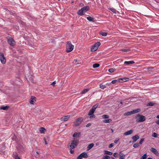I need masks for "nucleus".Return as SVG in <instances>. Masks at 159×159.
Wrapping results in <instances>:
<instances>
[{"mask_svg": "<svg viewBox=\"0 0 159 159\" xmlns=\"http://www.w3.org/2000/svg\"><path fill=\"white\" fill-rule=\"evenodd\" d=\"M111 158L112 159H115L113 157H111Z\"/></svg>", "mask_w": 159, "mask_h": 159, "instance_id": "obj_61", "label": "nucleus"}, {"mask_svg": "<svg viewBox=\"0 0 159 159\" xmlns=\"http://www.w3.org/2000/svg\"><path fill=\"white\" fill-rule=\"evenodd\" d=\"M111 132L112 133H113V132H114V130H113V129H111Z\"/></svg>", "mask_w": 159, "mask_h": 159, "instance_id": "obj_57", "label": "nucleus"}, {"mask_svg": "<svg viewBox=\"0 0 159 159\" xmlns=\"http://www.w3.org/2000/svg\"><path fill=\"white\" fill-rule=\"evenodd\" d=\"M89 89H84L81 92V94H85L89 91Z\"/></svg>", "mask_w": 159, "mask_h": 159, "instance_id": "obj_24", "label": "nucleus"}, {"mask_svg": "<svg viewBox=\"0 0 159 159\" xmlns=\"http://www.w3.org/2000/svg\"><path fill=\"white\" fill-rule=\"evenodd\" d=\"M150 151L151 152H153L157 156H158L159 153L157 150L154 148H152L150 149Z\"/></svg>", "mask_w": 159, "mask_h": 159, "instance_id": "obj_9", "label": "nucleus"}, {"mask_svg": "<svg viewBox=\"0 0 159 159\" xmlns=\"http://www.w3.org/2000/svg\"><path fill=\"white\" fill-rule=\"evenodd\" d=\"M136 121L137 122H141L144 121L146 118L144 116L138 114L135 116Z\"/></svg>", "mask_w": 159, "mask_h": 159, "instance_id": "obj_2", "label": "nucleus"}, {"mask_svg": "<svg viewBox=\"0 0 159 159\" xmlns=\"http://www.w3.org/2000/svg\"><path fill=\"white\" fill-rule=\"evenodd\" d=\"M129 79L128 78H123L119 79V82H123L128 81L129 80Z\"/></svg>", "mask_w": 159, "mask_h": 159, "instance_id": "obj_12", "label": "nucleus"}, {"mask_svg": "<svg viewBox=\"0 0 159 159\" xmlns=\"http://www.w3.org/2000/svg\"><path fill=\"white\" fill-rule=\"evenodd\" d=\"M109 9L112 12H114L115 13H116V10L115 9L113 8H110Z\"/></svg>", "mask_w": 159, "mask_h": 159, "instance_id": "obj_43", "label": "nucleus"}, {"mask_svg": "<svg viewBox=\"0 0 159 159\" xmlns=\"http://www.w3.org/2000/svg\"><path fill=\"white\" fill-rule=\"evenodd\" d=\"M152 136L154 138H157V133L154 132L152 134Z\"/></svg>", "mask_w": 159, "mask_h": 159, "instance_id": "obj_42", "label": "nucleus"}, {"mask_svg": "<svg viewBox=\"0 0 159 159\" xmlns=\"http://www.w3.org/2000/svg\"><path fill=\"white\" fill-rule=\"evenodd\" d=\"M139 138V137L138 135H136L132 137V139L133 140V143H134Z\"/></svg>", "mask_w": 159, "mask_h": 159, "instance_id": "obj_8", "label": "nucleus"}, {"mask_svg": "<svg viewBox=\"0 0 159 159\" xmlns=\"http://www.w3.org/2000/svg\"><path fill=\"white\" fill-rule=\"evenodd\" d=\"M132 114V111H131L126 112L124 114V115L125 116H129Z\"/></svg>", "mask_w": 159, "mask_h": 159, "instance_id": "obj_31", "label": "nucleus"}, {"mask_svg": "<svg viewBox=\"0 0 159 159\" xmlns=\"http://www.w3.org/2000/svg\"><path fill=\"white\" fill-rule=\"evenodd\" d=\"M148 106H152L154 105V103L152 102H149L148 103Z\"/></svg>", "mask_w": 159, "mask_h": 159, "instance_id": "obj_44", "label": "nucleus"}, {"mask_svg": "<svg viewBox=\"0 0 159 159\" xmlns=\"http://www.w3.org/2000/svg\"><path fill=\"white\" fill-rule=\"evenodd\" d=\"M74 46L73 45L70 41L67 42V44L66 46V52H71L73 49Z\"/></svg>", "mask_w": 159, "mask_h": 159, "instance_id": "obj_3", "label": "nucleus"}, {"mask_svg": "<svg viewBox=\"0 0 159 159\" xmlns=\"http://www.w3.org/2000/svg\"><path fill=\"white\" fill-rule=\"evenodd\" d=\"M7 39L8 43L11 46L13 47L15 44V41L14 39L11 37H7Z\"/></svg>", "mask_w": 159, "mask_h": 159, "instance_id": "obj_4", "label": "nucleus"}, {"mask_svg": "<svg viewBox=\"0 0 159 159\" xmlns=\"http://www.w3.org/2000/svg\"><path fill=\"white\" fill-rule=\"evenodd\" d=\"M114 146V144L113 143H111V144H110L109 146V148H111L113 147Z\"/></svg>", "mask_w": 159, "mask_h": 159, "instance_id": "obj_49", "label": "nucleus"}, {"mask_svg": "<svg viewBox=\"0 0 159 159\" xmlns=\"http://www.w3.org/2000/svg\"><path fill=\"white\" fill-rule=\"evenodd\" d=\"M74 61L75 62V65H77V64H79L80 63L79 62L80 61V60H78L77 59H75L74 60Z\"/></svg>", "mask_w": 159, "mask_h": 159, "instance_id": "obj_40", "label": "nucleus"}, {"mask_svg": "<svg viewBox=\"0 0 159 159\" xmlns=\"http://www.w3.org/2000/svg\"><path fill=\"white\" fill-rule=\"evenodd\" d=\"M83 158L80 154L77 157V159H82Z\"/></svg>", "mask_w": 159, "mask_h": 159, "instance_id": "obj_48", "label": "nucleus"}, {"mask_svg": "<svg viewBox=\"0 0 159 159\" xmlns=\"http://www.w3.org/2000/svg\"><path fill=\"white\" fill-rule=\"evenodd\" d=\"M120 103L121 104H124L123 102L122 101L120 102Z\"/></svg>", "mask_w": 159, "mask_h": 159, "instance_id": "obj_59", "label": "nucleus"}, {"mask_svg": "<svg viewBox=\"0 0 159 159\" xmlns=\"http://www.w3.org/2000/svg\"><path fill=\"white\" fill-rule=\"evenodd\" d=\"M80 134V133H75L73 135V137H76L77 136L79 137Z\"/></svg>", "mask_w": 159, "mask_h": 159, "instance_id": "obj_27", "label": "nucleus"}, {"mask_svg": "<svg viewBox=\"0 0 159 159\" xmlns=\"http://www.w3.org/2000/svg\"><path fill=\"white\" fill-rule=\"evenodd\" d=\"M106 86L105 84H101L100 85V88L101 89H103L104 88H106Z\"/></svg>", "mask_w": 159, "mask_h": 159, "instance_id": "obj_35", "label": "nucleus"}, {"mask_svg": "<svg viewBox=\"0 0 159 159\" xmlns=\"http://www.w3.org/2000/svg\"><path fill=\"white\" fill-rule=\"evenodd\" d=\"M119 139H116L114 140V143H117Z\"/></svg>", "mask_w": 159, "mask_h": 159, "instance_id": "obj_52", "label": "nucleus"}, {"mask_svg": "<svg viewBox=\"0 0 159 159\" xmlns=\"http://www.w3.org/2000/svg\"><path fill=\"white\" fill-rule=\"evenodd\" d=\"M38 154V152H36Z\"/></svg>", "mask_w": 159, "mask_h": 159, "instance_id": "obj_62", "label": "nucleus"}, {"mask_svg": "<svg viewBox=\"0 0 159 159\" xmlns=\"http://www.w3.org/2000/svg\"><path fill=\"white\" fill-rule=\"evenodd\" d=\"M104 154H105L108 155H111L112 154V153L111 152H109L105 150L104 151Z\"/></svg>", "mask_w": 159, "mask_h": 159, "instance_id": "obj_29", "label": "nucleus"}, {"mask_svg": "<svg viewBox=\"0 0 159 159\" xmlns=\"http://www.w3.org/2000/svg\"><path fill=\"white\" fill-rule=\"evenodd\" d=\"M118 155H119L116 152L114 153V157H118Z\"/></svg>", "mask_w": 159, "mask_h": 159, "instance_id": "obj_46", "label": "nucleus"}, {"mask_svg": "<svg viewBox=\"0 0 159 159\" xmlns=\"http://www.w3.org/2000/svg\"><path fill=\"white\" fill-rule=\"evenodd\" d=\"M36 98L32 96L30 100V103L32 104H34V101H35Z\"/></svg>", "mask_w": 159, "mask_h": 159, "instance_id": "obj_15", "label": "nucleus"}, {"mask_svg": "<svg viewBox=\"0 0 159 159\" xmlns=\"http://www.w3.org/2000/svg\"><path fill=\"white\" fill-rule=\"evenodd\" d=\"M0 60L1 63L3 64H5L6 62V60L4 57V54L2 53H0Z\"/></svg>", "mask_w": 159, "mask_h": 159, "instance_id": "obj_7", "label": "nucleus"}, {"mask_svg": "<svg viewBox=\"0 0 159 159\" xmlns=\"http://www.w3.org/2000/svg\"><path fill=\"white\" fill-rule=\"evenodd\" d=\"M156 118L157 119H159V115H157V116Z\"/></svg>", "mask_w": 159, "mask_h": 159, "instance_id": "obj_58", "label": "nucleus"}, {"mask_svg": "<svg viewBox=\"0 0 159 159\" xmlns=\"http://www.w3.org/2000/svg\"><path fill=\"white\" fill-rule=\"evenodd\" d=\"M89 6H86L82 8V9L84 13L88 11L89 10Z\"/></svg>", "mask_w": 159, "mask_h": 159, "instance_id": "obj_16", "label": "nucleus"}, {"mask_svg": "<svg viewBox=\"0 0 159 159\" xmlns=\"http://www.w3.org/2000/svg\"><path fill=\"white\" fill-rule=\"evenodd\" d=\"M56 84V81H54L52 84L51 85L53 86L55 85V84Z\"/></svg>", "mask_w": 159, "mask_h": 159, "instance_id": "obj_53", "label": "nucleus"}, {"mask_svg": "<svg viewBox=\"0 0 159 159\" xmlns=\"http://www.w3.org/2000/svg\"><path fill=\"white\" fill-rule=\"evenodd\" d=\"M156 123L159 125V120H158L157 121H156Z\"/></svg>", "mask_w": 159, "mask_h": 159, "instance_id": "obj_55", "label": "nucleus"}, {"mask_svg": "<svg viewBox=\"0 0 159 159\" xmlns=\"http://www.w3.org/2000/svg\"><path fill=\"white\" fill-rule=\"evenodd\" d=\"M139 146V143H135L133 145V147L134 148H136Z\"/></svg>", "mask_w": 159, "mask_h": 159, "instance_id": "obj_39", "label": "nucleus"}, {"mask_svg": "<svg viewBox=\"0 0 159 159\" xmlns=\"http://www.w3.org/2000/svg\"><path fill=\"white\" fill-rule=\"evenodd\" d=\"M153 69V67H148V68H147V70H148V71H150L151 70H152Z\"/></svg>", "mask_w": 159, "mask_h": 159, "instance_id": "obj_45", "label": "nucleus"}, {"mask_svg": "<svg viewBox=\"0 0 159 159\" xmlns=\"http://www.w3.org/2000/svg\"><path fill=\"white\" fill-rule=\"evenodd\" d=\"M91 125V124L90 123H88L86 125V127H89Z\"/></svg>", "mask_w": 159, "mask_h": 159, "instance_id": "obj_54", "label": "nucleus"}, {"mask_svg": "<svg viewBox=\"0 0 159 159\" xmlns=\"http://www.w3.org/2000/svg\"><path fill=\"white\" fill-rule=\"evenodd\" d=\"M110 157L108 155H105L102 157V159H110Z\"/></svg>", "mask_w": 159, "mask_h": 159, "instance_id": "obj_38", "label": "nucleus"}, {"mask_svg": "<svg viewBox=\"0 0 159 159\" xmlns=\"http://www.w3.org/2000/svg\"><path fill=\"white\" fill-rule=\"evenodd\" d=\"M140 111H141V110L140 109H137L133 110L131 111H132V114H135V113H138V112H140Z\"/></svg>", "mask_w": 159, "mask_h": 159, "instance_id": "obj_19", "label": "nucleus"}, {"mask_svg": "<svg viewBox=\"0 0 159 159\" xmlns=\"http://www.w3.org/2000/svg\"><path fill=\"white\" fill-rule=\"evenodd\" d=\"M77 13L79 15L81 16L84 15V12L82 8L78 11Z\"/></svg>", "mask_w": 159, "mask_h": 159, "instance_id": "obj_22", "label": "nucleus"}, {"mask_svg": "<svg viewBox=\"0 0 159 159\" xmlns=\"http://www.w3.org/2000/svg\"><path fill=\"white\" fill-rule=\"evenodd\" d=\"M70 115H67L65 116H64L61 117V120L63 121H66L68 120L70 118Z\"/></svg>", "mask_w": 159, "mask_h": 159, "instance_id": "obj_10", "label": "nucleus"}, {"mask_svg": "<svg viewBox=\"0 0 159 159\" xmlns=\"http://www.w3.org/2000/svg\"><path fill=\"white\" fill-rule=\"evenodd\" d=\"M147 155L146 154H144L141 157L140 159H147Z\"/></svg>", "mask_w": 159, "mask_h": 159, "instance_id": "obj_36", "label": "nucleus"}, {"mask_svg": "<svg viewBox=\"0 0 159 159\" xmlns=\"http://www.w3.org/2000/svg\"><path fill=\"white\" fill-rule=\"evenodd\" d=\"M100 45L101 43L99 42H98L95 43L92 46L91 48V51L92 52H95L98 49V47Z\"/></svg>", "mask_w": 159, "mask_h": 159, "instance_id": "obj_5", "label": "nucleus"}, {"mask_svg": "<svg viewBox=\"0 0 159 159\" xmlns=\"http://www.w3.org/2000/svg\"><path fill=\"white\" fill-rule=\"evenodd\" d=\"M15 159H20V157L17 156H15Z\"/></svg>", "mask_w": 159, "mask_h": 159, "instance_id": "obj_51", "label": "nucleus"}, {"mask_svg": "<svg viewBox=\"0 0 159 159\" xmlns=\"http://www.w3.org/2000/svg\"><path fill=\"white\" fill-rule=\"evenodd\" d=\"M148 159H152L151 157H148Z\"/></svg>", "mask_w": 159, "mask_h": 159, "instance_id": "obj_60", "label": "nucleus"}, {"mask_svg": "<svg viewBox=\"0 0 159 159\" xmlns=\"http://www.w3.org/2000/svg\"><path fill=\"white\" fill-rule=\"evenodd\" d=\"M95 111L93 110V109H91L89 111V113H88V115L89 116H91V115H92V114H93V113H94Z\"/></svg>", "mask_w": 159, "mask_h": 159, "instance_id": "obj_25", "label": "nucleus"}, {"mask_svg": "<svg viewBox=\"0 0 159 159\" xmlns=\"http://www.w3.org/2000/svg\"><path fill=\"white\" fill-rule=\"evenodd\" d=\"M83 158H87L88 157V156L87 153L83 152L80 154Z\"/></svg>", "mask_w": 159, "mask_h": 159, "instance_id": "obj_14", "label": "nucleus"}, {"mask_svg": "<svg viewBox=\"0 0 159 159\" xmlns=\"http://www.w3.org/2000/svg\"><path fill=\"white\" fill-rule=\"evenodd\" d=\"M83 120L82 117H79L74 122L75 126H76L81 124Z\"/></svg>", "mask_w": 159, "mask_h": 159, "instance_id": "obj_6", "label": "nucleus"}, {"mask_svg": "<svg viewBox=\"0 0 159 159\" xmlns=\"http://www.w3.org/2000/svg\"><path fill=\"white\" fill-rule=\"evenodd\" d=\"M120 155V159H124L125 157V155L122 152H120L119 153Z\"/></svg>", "mask_w": 159, "mask_h": 159, "instance_id": "obj_20", "label": "nucleus"}, {"mask_svg": "<svg viewBox=\"0 0 159 159\" xmlns=\"http://www.w3.org/2000/svg\"><path fill=\"white\" fill-rule=\"evenodd\" d=\"M78 143V141L74 139L71 141V143L69 147V149L70 150V153H74V149L77 147Z\"/></svg>", "mask_w": 159, "mask_h": 159, "instance_id": "obj_1", "label": "nucleus"}, {"mask_svg": "<svg viewBox=\"0 0 159 159\" xmlns=\"http://www.w3.org/2000/svg\"><path fill=\"white\" fill-rule=\"evenodd\" d=\"M100 66V65L98 63H95L93 64V68H97L99 67Z\"/></svg>", "mask_w": 159, "mask_h": 159, "instance_id": "obj_30", "label": "nucleus"}, {"mask_svg": "<svg viewBox=\"0 0 159 159\" xmlns=\"http://www.w3.org/2000/svg\"><path fill=\"white\" fill-rule=\"evenodd\" d=\"M102 118L103 119H108L109 118V116L108 115H103L102 116Z\"/></svg>", "mask_w": 159, "mask_h": 159, "instance_id": "obj_37", "label": "nucleus"}, {"mask_svg": "<svg viewBox=\"0 0 159 159\" xmlns=\"http://www.w3.org/2000/svg\"><path fill=\"white\" fill-rule=\"evenodd\" d=\"M130 49L129 48H124L120 49V50L124 52H127L130 51Z\"/></svg>", "mask_w": 159, "mask_h": 159, "instance_id": "obj_26", "label": "nucleus"}, {"mask_svg": "<svg viewBox=\"0 0 159 159\" xmlns=\"http://www.w3.org/2000/svg\"><path fill=\"white\" fill-rule=\"evenodd\" d=\"M98 105L97 104H96L95 105H94L92 109H93V110H94L95 111L96 108L98 106Z\"/></svg>", "mask_w": 159, "mask_h": 159, "instance_id": "obj_34", "label": "nucleus"}, {"mask_svg": "<svg viewBox=\"0 0 159 159\" xmlns=\"http://www.w3.org/2000/svg\"><path fill=\"white\" fill-rule=\"evenodd\" d=\"M117 82V80H112L111 82V83H112V84H115L116 83V82Z\"/></svg>", "mask_w": 159, "mask_h": 159, "instance_id": "obj_50", "label": "nucleus"}, {"mask_svg": "<svg viewBox=\"0 0 159 159\" xmlns=\"http://www.w3.org/2000/svg\"><path fill=\"white\" fill-rule=\"evenodd\" d=\"M111 121V119H106L103 120V122L105 123H109Z\"/></svg>", "mask_w": 159, "mask_h": 159, "instance_id": "obj_28", "label": "nucleus"}, {"mask_svg": "<svg viewBox=\"0 0 159 159\" xmlns=\"http://www.w3.org/2000/svg\"><path fill=\"white\" fill-rule=\"evenodd\" d=\"M116 69L114 68H111L109 69L108 70V71L110 73H112L114 72L115 71Z\"/></svg>", "mask_w": 159, "mask_h": 159, "instance_id": "obj_33", "label": "nucleus"}, {"mask_svg": "<svg viewBox=\"0 0 159 159\" xmlns=\"http://www.w3.org/2000/svg\"><path fill=\"white\" fill-rule=\"evenodd\" d=\"M94 144L93 143L89 144L87 147V150L89 151L94 146Z\"/></svg>", "mask_w": 159, "mask_h": 159, "instance_id": "obj_18", "label": "nucleus"}, {"mask_svg": "<svg viewBox=\"0 0 159 159\" xmlns=\"http://www.w3.org/2000/svg\"><path fill=\"white\" fill-rule=\"evenodd\" d=\"M100 34L103 36H107V34L106 32H100Z\"/></svg>", "mask_w": 159, "mask_h": 159, "instance_id": "obj_32", "label": "nucleus"}, {"mask_svg": "<svg viewBox=\"0 0 159 159\" xmlns=\"http://www.w3.org/2000/svg\"><path fill=\"white\" fill-rule=\"evenodd\" d=\"M9 106H2L0 107V109L1 110H7L8 108H9Z\"/></svg>", "mask_w": 159, "mask_h": 159, "instance_id": "obj_21", "label": "nucleus"}, {"mask_svg": "<svg viewBox=\"0 0 159 159\" xmlns=\"http://www.w3.org/2000/svg\"><path fill=\"white\" fill-rule=\"evenodd\" d=\"M133 132V130L131 129L128 131L124 133V135L125 136H127L131 134Z\"/></svg>", "mask_w": 159, "mask_h": 159, "instance_id": "obj_11", "label": "nucleus"}, {"mask_svg": "<svg viewBox=\"0 0 159 159\" xmlns=\"http://www.w3.org/2000/svg\"><path fill=\"white\" fill-rule=\"evenodd\" d=\"M134 63V61H125L124 63L126 65H129L131 64H133Z\"/></svg>", "mask_w": 159, "mask_h": 159, "instance_id": "obj_13", "label": "nucleus"}, {"mask_svg": "<svg viewBox=\"0 0 159 159\" xmlns=\"http://www.w3.org/2000/svg\"><path fill=\"white\" fill-rule=\"evenodd\" d=\"M46 130V129L43 127H40L39 129V131L41 134L44 133Z\"/></svg>", "mask_w": 159, "mask_h": 159, "instance_id": "obj_17", "label": "nucleus"}, {"mask_svg": "<svg viewBox=\"0 0 159 159\" xmlns=\"http://www.w3.org/2000/svg\"><path fill=\"white\" fill-rule=\"evenodd\" d=\"M87 19L90 21H92V22H94V19L92 17H91L89 16L87 17Z\"/></svg>", "mask_w": 159, "mask_h": 159, "instance_id": "obj_23", "label": "nucleus"}, {"mask_svg": "<svg viewBox=\"0 0 159 159\" xmlns=\"http://www.w3.org/2000/svg\"><path fill=\"white\" fill-rule=\"evenodd\" d=\"M89 118L90 119H92L93 118H95V116L94 114H92L91 116H90Z\"/></svg>", "mask_w": 159, "mask_h": 159, "instance_id": "obj_47", "label": "nucleus"}, {"mask_svg": "<svg viewBox=\"0 0 159 159\" xmlns=\"http://www.w3.org/2000/svg\"><path fill=\"white\" fill-rule=\"evenodd\" d=\"M59 1L60 0H58Z\"/></svg>", "mask_w": 159, "mask_h": 159, "instance_id": "obj_63", "label": "nucleus"}, {"mask_svg": "<svg viewBox=\"0 0 159 159\" xmlns=\"http://www.w3.org/2000/svg\"><path fill=\"white\" fill-rule=\"evenodd\" d=\"M44 141H45V144H48L47 142L46 139L45 138L44 139Z\"/></svg>", "mask_w": 159, "mask_h": 159, "instance_id": "obj_56", "label": "nucleus"}, {"mask_svg": "<svg viewBox=\"0 0 159 159\" xmlns=\"http://www.w3.org/2000/svg\"><path fill=\"white\" fill-rule=\"evenodd\" d=\"M144 138H142L141 139L140 141L139 142V144H141L142 143L144 142Z\"/></svg>", "mask_w": 159, "mask_h": 159, "instance_id": "obj_41", "label": "nucleus"}]
</instances>
